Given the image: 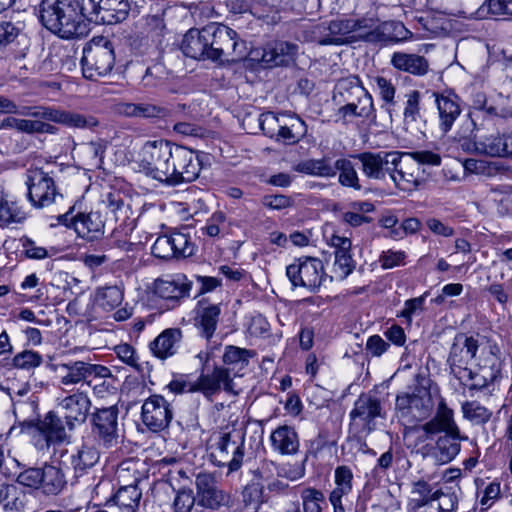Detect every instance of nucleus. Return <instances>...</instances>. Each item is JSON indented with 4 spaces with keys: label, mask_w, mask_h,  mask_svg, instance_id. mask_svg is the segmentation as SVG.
Returning <instances> with one entry per match:
<instances>
[{
    "label": "nucleus",
    "mask_w": 512,
    "mask_h": 512,
    "mask_svg": "<svg viewBox=\"0 0 512 512\" xmlns=\"http://www.w3.org/2000/svg\"><path fill=\"white\" fill-rule=\"evenodd\" d=\"M26 214L15 198L3 186H0V227L6 228L25 220Z\"/></svg>",
    "instance_id": "473e14b6"
},
{
    "label": "nucleus",
    "mask_w": 512,
    "mask_h": 512,
    "mask_svg": "<svg viewBox=\"0 0 512 512\" xmlns=\"http://www.w3.org/2000/svg\"><path fill=\"white\" fill-rule=\"evenodd\" d=\"M407 153L399 152V163L396 169H391L390 178L403 191H412L421 184L419 167L414 161H403Z\"/></svg>",
    "instance_id": "cd10ccee"
},
{
    "label": "nucleus",
    "mask_w": 512,
    "mask_h": 512,
    "mask_svg": "<svg viewBox=\"0 0 512 512\" xmlns=\"http://www.w3.org/2000/svg\"><path fill=\"white\" fill-rule=\"evenodd\" d=\"M286 276L294 288L316 291L326 280L324 264L319 258L300 257L286 267Z\"/></svg>",
    "instance_id": "1a4fd4ad"
},
{
    "label": "nucleus",
    "mask_w": 512,
    "mask_h": 512,
    "mask_svg": "<svg viewBox=\"0 0 512 512\" xmlns=\"http://www.w3.org/2000/svg\"><path fill=\"white\" fill-rule=\"evenodd\" d=\"M382 30H384L387 37L384 42L404 41L412 36V33L401 22L383 23Z\"/></svg>",
    "instance_id": "69168bd1"
},
{
    "label": "nucleus",
    "mask_w": 512,
    "mask_h": 512,
    "mask_svg": "<svg viewBox=\"0 0 512 512\" xmlns=\"http://www.w3.org/2000/svg\"><path fill=\"white\" fill-rule=\"evenodd\" d=\"M203 158L204 154L202 153L175 145L165 185L174 187L195 181L203 167Z\"/></svg>",
    "instance_id": "423d86ee"
},
{
    "label": "nucleus",
    "mask_w": 512,
    "mask_h": 512,
    "mask_svg": "<svg viewBox=\"0 0 512 512\" xmlns=\"http://www.w3.org/2000/svg\"><path fill=\"white\" fill-rule=\"evenodd\" d=\"M231 374L239 375V370H236L235 367L215 366L211 373H202L195 380L187 375H180L174 378L167 385V388L174 394L199 392L210 398L222 388L227 392L232 391L233 380Z\"/></svg>",
    "instance_id": "f257e3e1"
},
{
    "label": "nucleus",
    "mask_w": 512,
    "mask_h": 512,
    "mask_svg": "<svg viewBox=\"0 0 512 512\" xmlns=\"http://www.w3.org/2000/svg\"><path fill=\"white\" fill-rule=\"evenodd\" d=\"M192 282L184 274H176L166 279H156L153 292L159 298L167 301L169 309L177 306L181 299L189 297Z\"/></svg>",
    "instance_id": "412c9836"
},
{
    "label": "nucleus",
    "mask_w": 512,
    "mask_h": 512,
    "mask_svg": "<svg viewBox=\"0 0 512 512\" xmlns=\"http://www.w3.org/2000/svg\"><path fill=\"white\" fill-rule=\"evenodd\" d=\"M355 22H366L364 25L366 27H361L359 30L354 31V37L363 39L367 42H382L387 39L386 33L382 30V25L374 26L371 19L355 20Z\"/></svg>",
    "instance_id": "6e6d98bb"
},
{
    "label": "nucleus",
    "mask_w": 512,
    "mask_h": 512,
    "mask_svg": "<svg viewBox=\"0 0 512 512\" xmlns=\"http://www.w3.org/2000/svg\"><path fill=\"white\" fill-rule=\"evenodd\" d=\"M295 171L311 176L332 178L335 176V169L329 158L307 159L295 166Z\"/></svg>",
    "instance_id": "4c0bfd02"
},
{
    "label": "nucleus",
    "mask_w": 512,
    "mask_h": 512,
    "mask_svg": "<svg viewBox=\"0 0 512 512\" xmlns=\"http://www.w3.org/2000/svg\"><path fill=\"white\" fill-rule=\"evenodd\" d=\"M420 99L421 95L418 90H411L406 94L403 112L406 122H416L420 118Z\"/></svg>",
    "instance_id": "0e129e2a"
},
{
    "label": "nucleus",
    "mask_w": 512,
    "mask_h": 512,
    "mask_svg": "<svg viewBox=\"0 0 512 512\" xmlns=\"http://www.w3.org/2000/svg\"><path fill=\"white\" fill-rule=\"evenodd\" d=\"M473 148L476 152L491 157L512 158V133H496L482 137L473 142Z\"/></svg>",
    "instance_id": "a878e982"
},
{
    "label": "nucleus",
    "mask_w": 512,
    "mask_h": 512,
    "mask_svg": "<svg viewBox=\"0 0 512 512\" xmlns=\"http://www.w3.org/2000/svg\"><path fill=\"white\" fill-rule=\"evenodd\" d=\"M285 117L286 116L279 117L278 115L271 111L264 112L259 115V127L265 135H267L270 138H274Z\"/></svg>",
    "instance_id": "e2e57ef3"
},
{
    "label": "nucleus",
    "mask_w": 512,
    "mask_h": 512,
    "mask_svg": "<svg viewBox=\"0 0 512 512\" xmlns=\"http://www.w3.org/2000/svg\"><path fill=\"white\" fill-rule=\"evenodd\" d=\"M335 260L333 265V276L337 280L346 279L355 269V262L352 259L351 251L334 253Z\"/></svg>",
    "instance_id": "864d4df0"
},
{
    "label": "nucleus",
    "mask_w": 512,
    "mask_h": 512,
    "mask_svg": "<svg viewBox=\"0 0 512 512\" xmlns=\"http://www.w3.org/2000/svg\"><path fill=\"white\" fill-rule=\"evenodd\" d=\"M195 504H197V499L192 489L181 488L175 493V497L172 502V511L191 512Z\"/></svg>",
    "instance_id": "bf43d9fd"
},
{
    "label": "nucleus",
    "mask_w": 512,
    "mask_h": 512,
    "mask_svg": "<svg viewBox=\"0 0 512 512\" xmlns=\"http://www.w3.org/2000/svg\"><path fill=\"white\" fill-rule=\"evenodd\" d=\"M209 458L217 467H227L228 474L238 471L245 455V434L241 430H221L212 435Z\"/></svg>",
    "instance_id": "f03ea898"
},
{
    "label": "nucleus",
    "mask_w": 512,
    "mask_h": 512,
    "mask_svg": "<svg viewBox=\"0 0 512 512\" xmlns=\"http://www.w3.org/2000/svg\"><path fill=\"white\" fill-rule=\"evenodd\" d=\"M410 393L412 412L414 417H425L432 409L433 402L430 389L423 385H416Z\"/></svg>",
    "instance_id": "a19ab883"
},
{
    "label": "nucleus",
    "mask_w": 512,
    "mask_h": 512,
    "mask_svg": "<svg viewBox=\"0 0 512 512\" xmlns=\"http://www.w3.org/2000/svg\"><path fill=\"white\" fill-rule=\"evenodd\" d=\"M334 479L336 487L330 494L335 501L338 497L348 495L352 491L353 472L346 465L338 466L334 472Z\"/></svg>",
    "instance_id": "49530a36"
},
{
    "label": "nucleus",
    "mask_w": 512,
    "mask_h": 512,
    "mask_svg": "<svg viewBox=\"0 0 512 512\" xmlns=\"http://www.w3.org/2000/svg\"><path fill=\"white\" fill-rule=\"evenodd\" d=\"M36 429L42 437V440L39 439L36 442V446L41 450L64 442L68 437L67 431H69L67 421L57 411L48 412L37 423Z\"/></svg>",
    "instance_id": "6ab92c4d"
},
{
    "label": "nucleus",
    "mask_w": 512,
    "mask_h": 512,
    "mask_svg": "<svg viewBox=\"0 0 512 512\" xmlns=\"http://www.w3.org/2000/svg\"><path fill=\"white\" fill-rule=\"evenodd\" d=\"M130 12L128 0H101L99 23L112 25L123 22Z\"/></svg>",
    "instance_id": "72a5a7b5"
},
{
    "label": "nucleus",
    "mask_w": 512,
    "mask_h": 512,
    "mask_svg": "<svg viewBox=\"0 0 512 512\" xmlns=\"http://www.w3.org/2000/svg\"><path fill=\"white\" fill-rule=\"evenodd\" d=\"M182 340V332L178 328H169L159 334L150 343L151 352H170L179 349Z\"/></svg>",
    "instance_id": "37998d69"
},
{
    "label": "nucleus",
    "mask_w": 512,
    "mask_h": 512,
    "mask_svg": "<svg viewBox=\"0 0 512 512\" xmlns=\"http://www.w3.org/2000/svg\"><path fill=\"white\" fill-rule=\"evenodd\" d=\"M269 440L272 450L282 456L295 455L300 448L299 435L290 425L278 426L271 432Z\"/></svg>",
    "instance_id": "bb28decb"
},
{
    "label": "nucleus",
    "mask_w": 512,
    "mask_h": 512,
    "mask_svg": "<svg viewBox=\"0 0 512 512\" xmlns=\"http://www.w3.org/2000/svg\"><path fill=\"white\" fill-rule=\"evenodd\" d=\"M23 248L25 255L31 259L41 260L47 257H52L56 255L57 249L51 247L49 249L44 248L42 246H38L33 240L25 239L23 242Z\"/></svg>",
    "instance_id": "338daca9"
},
{
    "label": "nucleus",
    "mask_w": 512,
    "mask_h": 512,
    "mask_svg": "<svg viewBox=\"0 0 512 512\" xmlns=\"http://www.w3.org/2000/svg\"><path fill=\"white\" fill-rule=\"evenodd\" d=\"M338 89L342 95L347 92L357 99V102H348L338 109L337 115L343 121L353 117L369 118L374 114L372 96L361 85L358 76L353 75L341 79L338 83Z\"/></svg>",
    "instance_id": "6e6552de"
},
{
    "label": "nucleus",
    "mask_w": 512,
    "mask_h": 512,
    "mask_svg": "<svg viewBox=\"0 0 512 512\" xmlns=\"http://www.w3.org/2000/svg\"><path fill=\"white\" fill-rule=\"evenodd\" d=\"M209 25L202 29L191 28L186 32L181 43V50L187 57L196 60H210Z\"/></svg>",
    "instance_id": "5701e85b"
},
{
    "label": "nucleus",
    "mask_w": 512,
    "mask_h": 512,
    "mask_svg": "<svg viewBox=\"0 0 512 512\" xmlns=\"http://www.w3.org/2000/svg\"><path fill=\"white\" fill-rule=\"evenodd\" d=\"M332 168L335 169V175L339 171L338 182L344 186L360 190L361 185L359 177L353 163L347 158H339L332 164Z\"/></svg>",
    "instance_id": "c03bdc74"
},
{
    "label": "nucleus",
    "mask_w": 512,
    "mask_h": 512,
    "mask_svg": "<svg viewBox=\"0 0 512 512\" xmlns=\"http://www.w3.org/2000/svg\"><path fill=\"white\" fill-rule=\"evenodd\" d=\"M173 250L176 258L190 257L194 254L195 245L191 241L189 235L182 232H173L170 234Z\"/></svg>",
    "instance_id": "13d9d810"
},
{
    "label": "nucleus",
    "mask_w": 512,
    "mask_h": 512,
    "mask_svg": "<svg viewBox=\"0 0 512 512\" xmlns=\"http://www.w3.org/2000/svg\"><path fill=\"white\" fill-rule=\"evenodd\" d=\"M115 51L105 38L92 40L83 48L81 66L83 76L90 80L108 75L115 65Z\"/></svg>",
    "instance_id": "20e7f679"
},
{
    "label": "nucleus",
    "mask_w": 512,
    "mask_h": 512,
    "mask_svg": "<svg viewBox=\"0 0 512 512\" xmlns=\"http://www.w3.org/2000/svg\"><path fill=\"white\" fill-rule=\"evenodd\" d=\"M118 413L116 406H110L92 414V432L98 442L107 448L118 444Z\"/></svg>",
    "instance_id": "dca6fc26"
},
{
    "label": "nucleus",
    "mask_w": 512,
    "mask_h": 512,
    "mask_svg": "<svg viewBox=\"0 0 512 512\" xmlns=\"http://www.w3.org/2000/svg\"><path fill=\"white\" fill-rule=\"evenodd\" d=\"M446 495L447 491L436 489L428 482L419 480L412 485L411 498L409 499L408 505L413 512H417L422 507L437 501L440 496Z\"/></svg>",
    "instance_id": "2f4dec72"
},
{
    "label": "nucleus",
    "mask_w": 512,
    "mask_h": 512,
    "mask_svg": "<svg viewBox=\"0 0 512 512\" xmlns=\"http://www.w3.org/2000/svg\"><path fill=\"white\" fill-rule=\"evenodd\" d=\"M25 184L28 200L36 208L48 207L56 202L57 197L62 198L56 190L54 180L41 169L28 170Z\"/></svg>",
    "instance_id": "9d476101"
},
{
    "label": "nucleus",
    "mask_w": 512,
    "mask_h": 512,
    "mask_svg": "<svg viewBox=\"0 0 512 512\" xmlns=\"http://www.w3.org/2000/svg\"><path fill=\"white\" fill-rule=\"evenodd\" d=\"M210 34V60L212 61H238L246 56V45L240 40L236 31L230 27L211 23Z\"/></svg>",
    "instance_id": "39448f33"
},
{
    "label": "nucleus",
    "mask_w": 512,
    "mask_h": 512,
    "mask_svg": "<svg viewBox=\"0 0 512 512\" xmlns=\"http://www.w3.org/2000/svg\"><path fill=\"white\" fill-rule=\"evenodd\" d=\"M480 17L488 14L512 16V0H487L477 11Z\"/></svg>",
    "instance_id": "4d7b16f0"
},
{
    "label": "nucleus",
    "mask_w": 512,
    "mask_h": 512,
    "mask_svg": "<svg viewBox=\"0 0 512 512\" xmlns=\"http://www.w3.org/2000/svg\"><path fill=\"white\" fill-rule=\"evenodd\" d=\"M99 460L98 451L91 446L83 445L71 456V465L76 476L83 475L92 468Z\"/></svg>",
    "instance_id": "ea45409f"
},
{
    "label": "nucleus",
    "mask_w": 512,
    "mask_h": 512,
    "mask_svg": "<svg viewBox=\"0 0 512 512\" xmlns=\"http://www.w3.org/2000/svg\"><path fill=\"white\" fill-rule=\"evenodd\" d=\"M461 408L463 417L474 425H484L492 417V411L477 401H466Z\"/></svg>",
    "instance_id": "a18cd8bd"
},
{
    "label": "nucleus",
    "mask_w": 512,
    "mask_h": 512,
    "mask_svg": "<svg viewBox=\"0 0 512 512\" xmlns=\"http://www.w3.org/2000/svg\"><path fill=\"white\" fill-rule=\"evenodd\" d=\"M438 113V128L442 134L452 130L454 123L461 117L460 97L453 91L432 92Z\"/></svg>",
    "instance_id": "f3484780"
},
{
    "label": "nucleus",
    "mask_w": 512,
    "mask_h": 512,
    "mask_svg": "<svg viewBox=\"0 0 512 512\" xmlns=\"http://www.w3.org/2000/svg\"><path fill=\"white\" fill-rule=\"evenodd\" d=\"M107 215H110L115 222H124L127 219L128 207L125 205L120 193H109L104 202Z\"/></svg>",
    "instance_id": "5fc2aeb1"
},
{
    "label": "nucleus",
    "mask_w": 512,
    "mask_h": 512,
    "mask_svg": "<svg viewBox=\"0 0 512 512\" xmlns=\"http://www.w3.org/2000/svg\"><path fill=\"white\" fill-rule=\"evenodd\" d=\"M366 22H355L353 19L331 21L328 26L330 35L319 40L321 45H339L344 42V36L359 30Z\"/></svg>",
    "instance_id": "f704fd0d"
},
{
    "label": "nucleus",
    "mask_w": 512,
    "mask_h": 512,
    "mask_svg": "<svg viewBox=\"0 0 512 512\" xmlns=\"http://www.w3.org/2000/svg\"><path fill=\"white\" fill-rule=\"evenodd\" d=\"M173 408L162 395H151L142 404L141 420L151 432L165 430L173 419Z\"/></svg>",
    "instance_id": "ddd939ff"
},
{
    "label": "nucleus",
    "mask_w": 512,
    "mask_h": 512,
    "mask_svg": "<svg viewBox=\"0 0 512 512\" xmlns=\"http://www.w3.org/2000/svg\"><path fill=\"white\" fill-rule=\"evenodd\" d=\"M353 157L360 161L363 174L374 180L390 176L391 169H396L399 163L398 151L362 152Z\"/></svg>",
    "instance_id": "2eb2a0df"
},
{
    "label": "nucleus",
    "mask_w": 512,
    "mask_h": 512,
    "mask_svg": "<svg viewBox=\"0 0 512 512\" xmlns=\"http://www.w3.org/2000/svg\"><path fill=\"white\" fill-rule=\"evenodd\" d=\"M152 254L160 259H170L175 256L170 235L159 236L151 248Z\"/></svg>",
    "instance_id": "774afa93"
},
{
    "label": "nucleus",
    "mask_w": 512,
    "mask_h": 512,
    "mask_svg": "<svg viewBox=\"0 0 512 512\" xmlns=\"http://www.w3.org/2000/svg\"><path fill=\"white\" fill-rule=\"evenodd\" d=\"M220 314V305L211 304L200 309L194 319L199 335L206 340L208 352L221 346L222 337L216 333Z\"/></svg>",
    "instance_id": "4be33fe9"
},
{
    "label": "nucleus",
    "mask_w": 512,
    "mask_h": 512,
    "mask_svg": "<svg viewBox=\"0 0 512 512\" xmlns=\"http://www.w3.org/2000/svg\"><path fill=\"white\" fill-rule=\"evenodd\" d=\"M300 506L304 512H321L325 504V496L321 490L306 487L300 491Z\"/></svg>",
    "instance_id": "09e8293b"
},
{
    "label": "nucleus",
    "mask_w": 512,
    "mask_h": 512,
    "mask_svg": "<svg viewBox=\"0 0 512 512\" xmlns=\"http://www.w3.org/2000/svg\"><path fill=\"white\" fill-rule=\"evenodd\" d=\"M165 31L163 19L158 15H149L145 18L144 30L142 34L148 36L152 43H161V37Z\"/></svg>",
    "instance_id": "052dcab7"
},
{
    "label": "nucleus",
    "mask_w": 512,
    "mask_h": 512,
    "mask_svg": "<svg viewBox=\"0 0 512 512\" xmlns=\"http://www.w3.org/2000/svg\"><path fill=\"white\" fill-rule=\"evenodd\" d=\"M119 360L129 366L142 376H149L153 369V365L149 360L141 357L140 354H117Z\"/></svg>",
    "instance_id": "680f3d73"
},
{
    "label": "nucleus",
    "mask_w": 512,
    "mask_h": 512,
    "mask_svg": "<svg viewBox=\"0 0 512 512\" xmlns=\"http://www.w3.org/2000/svg\"><path fill=\"white\" fill-rule=\"evenodd\" d=\"M27 502L26 493L15 484L0 485V506L7 512H21Z\"/></svg>",
    "instance_id": "c9c22d12"
},
{
    "label": "nucleus",
    "mask_w": 512,
    "mask_h": 512,
    "mask_svg": "<svg viewBox=\"0 0 512 512\" xmlns=\"http://www.w3.org/2000/svg\"><path fill=\"white\" fill-rule=\"evenodd\" d=\"M466 440H468V437L461 435L460 429L457 430V435L454 431L445 433L438 437L432 455L437 462L441 464L448 463L459 454L461 441Z\"/></svg>",
    "instance_id": "7c9ffc66"
},
{
    "label": "nucleus",
    "mask_w": 512,
    "mask_h": 512,
    "mask_svg": "<svg viewBox=\"0 0 512 512\" xmlns=\"http://www.w3.org/2000/svg\"><path fill=\"white\" fill-rule=\"evenodd\" d=\"M263 487L261 484L252 482L247 484L242 491V501L246 512H257L263 503Z\"/></svg>",
    "instance_id": "8fccbe9b"
},
{
    "label": "nucleus",
    "mask_w": 512,
    "mask_h": 512,
    "mask_svg": "<svg viewBox=\"0 0 512 512\" xmlns=\"http://www.w3.org/2000/svg\"><path fill=\"white\" fill-rule=\"evenodd\" d=\"M97 301L103 309L110 311L123 301V291L118 286L100 288L97 292Z\"/></svg>",
    "instance_id": "3c124183"
},
{
    "label": "nucleus",
    "mask_w": 512,
    "mask_h": 512,
    "mask_svg": "<svg viewBox=\"0 0 512 512\" xmlns=\"http://www.w3.org/2000/svg\"><path fill=\"white\" fill-rule=\"evenodd\" d=\"M298 46L287 41H272L263 48L261 60L267 67L287 66L294 62Z\"/></svg>",
    "instance_id": "393cba45"
},
{
    "label": "nucleus",
    "mask_w": 512,
    "mask_h": 512,
    "mask_svg": "<svg viewBox=\"0 0 512 512\" xmlns=\"http://www.w3.org/2000/svg\"><path fill=\"white\" fill-rule=\"evenodd\" d=\"M16 481L22 486L39 489L47 496L58 495L66 485L62 470L50 464L27 468L17 475Z\"/></svg>",
    "instance_id": "0eeeda50"
},
{
    "label": "nucleus",
    "mask_w": 512,
    "mask_h": 512,
    "mask_svg": "<svg viewBox=\"0 0 512 512\" xmlns=\"http://www.w3.org/2000/svg\"><path fill=\"white\" fill-rule=\"evenodd\" d=\"M349 416L351 420H359L371 430V424L378 417H384L381 401L370 393L361 394L354 403Z\"/></svg>",
    "instance_id": "b1692460"
},
{
    "label": "nucleus",
    "mask_w": 512,
    "mask_h": 512,
    "mask_svg": "<svg viewBox=\"0 0 512 512\" xmlns=\"http://www.w3.org/2000/svg\"><path fill=\"white\" fill-rule=\"evenodd\" d=\"M74 207L58 216V222L67 227L73 226L78 236L93 241L104 234L105 220L99 211L78 213L73 216Z\"/></svg>",
    "instance_id": "4468645a"
},
{
    "label": "nucleus",
    "mask_w": 512,
    "mask_h": 512,
    "mask_svg": "<svg viewBox=\"0 0 512 512\" xmlns=\"http://www.w3.org/2000/svg\"><path fill=\"white\" fill-rule=\"evenodd\" d=\"M20 115L45 119L71 128L93 129L99 124L98 120L93 116L45 106L23 107Z\"/></svg>",
    "instance_id": "9b49d317"
},
{
    "label": "nucleus",
    "mask_w": 512,
    "mask_h": 512,
    "mask_svg": "<svg viewBox=\"0 0 512 512\" xmlns=\"http://www.w3.org/2000/svg\"><path fill=\"white\" fill-rule=\"evenodd\" d=\"M58 14V24L49 26L47 30L64 39L81 37L87 34V24H82L80 13H77L73 0L62 2Z\"/></svg>",
    "instance_id": "a211bd4d"
},
{
    "label": "nucleus",
    "mask_w": 512,
    "mask_h": 512,
    "mask_svg": "<svg viewBox=\"0 0 512 512\" xmlns=\"http://www.w3.org/2000/svg\"><path fill=\"white\" fill-rule=\"evenodd\" d=\"M142 492L136 484H130L118 489L113 497L114 503L124 512H136Z\"/></svg>",
    "instance_id": "58836bf2"
},
{
    "label": "nucleus",
    "mask_w": 512,
    "mask_h": 512,
    "mask_svg": "<svg viewBox=\"0 0 512 512\" xmlns=\"http://www.w3.org/2000/svg\"><path fill=\"white\" fill-rule=\"evenodd\" d=\"M391 66L402 73L422 77L429 71V61L422 55L396 51L391 55Z\"/></svg>",
    "instance_id": "c85d7f7f"
},
{
    "label": "nucleus",
    "mask_w": 512,
    "mask_h": 512,
    "mask_svg": "<svg viewBox=\"0 0 512 512\" xmlns=\"http://www.w3.org/2000/svg\"><path fill=\"white\" fill-rule=\"evenodd\" d=\"M91 408L89 397L83 392L66 396L58 402L56 411L67 421L68 430L83 424Z\"/></svg>",
    "instance_id": "aec40b11"
},
{
    "label": "nucleus",
    "mask_w": 512,
    "mask_h": 512,
    "mask_svg": "<svg viewBox=\"0 0 512 512\" xmlns=\"http://www.w3.org/2000/svg\"><path fill=\"white\" fill-rule=\"evenodd\" d=\"M55 371L62 373L61 382L64 385L78 384L87 380V370L85 362L62 363L59 365L51 364Z\"/></svg>",
    "instance_id": "79ce46f5"
},
{
    "label": "nucleus",
    "mask_w": 512,
    "mask_h": 512,
    "mask_svg": "<svg viewBox=\"0 0 512 512\" xmlns=\"http://www.w3.org/2000/svg\"><path fill=\"white\" fill-rule=\"evenodd\" d=\"M174 144L167 140H149L141 147L136 163L140 172L163 184L170 171V159Z\"/></svg>",
    "instance_id": "7ed1b4c3"
},
{
    "label": "nucleus",
    "mask_w": 512,
    "mask_h": 512,
    "mask_svg": "<svg viewBox=\"0 0 512 512\" xmlns=\"http://www.w3.org/2000/svg\"><path fill=\"white\" fill-rule=\"evenodd\" d=\"M77 13H80L82 24L99 23L101 0H73Z\"/></svg>",
    "instance_id": "603ef678"
},
{
    "label": "nucleus",
    "mask_w": 512,
    "mask_h": 512,
    "mask_svg": "<svg viewBox=\"0 0 512 512\" xmlns=\"http://www.w3.org/2000/svg\"><path fill=\"white\" fill-rule=\"evenodd\" d=\"M197 505L210 510H218L230 504V494L222 489L215 475L199 473L195 478Z\"/></svg>",
    "instance_id": "f8f14e48"
},
{
    "label": "nucleus",
    "mask_w": 512,
    "mask_h": 512,
    "mask_svg": "<svg viewBox=\"0 0 512 512\" xmlns=\"http://www.w3.org/2000/svg\"><path fill=\"white\" fill-rule=\"evenodd\" d=\"M421 429L425 432L426 437L430 438L439 433L445 434L452 431L457 434L459 427L454 420L452 409L447 407L444 400H441L436 414L428 422L423 424Z\"/></svg>",
    "instance_id": "c756f323"
},
{
    "label": "nucleus",
    "mask_w": 512,
    "mask_h": 512,
    "mask_svg": "<svg viewBox=\"0 0 512 512\" xmlns=\"http://www.w3.org/2000/svg\"><path fill=\"white\" fill-rule=\"evenodd\" d=\"M305 133L306 125L304 121L300 118L286 116L274 139L286 144H294L304 136Z\"/></svg>",
    "instance_id": "e433bc0d"
},
{
    "label": "nucleus",
    "mask_w": 512,
    "mask_h": 512,
    "mask_svg": "<svg viewBox=\"0 0 512 512\" xmlns=\"http://www.w3.org/2000/svg\"><path fill=\"white\" fill-rule=\"evenodd\" d=\"M66 0H41L38 6V16L41 24L48 29L49 26L58 24V14L62 9V2Z\"/></svg>",
    "instance_id": "de8ad7c7"
}]
</instances>
